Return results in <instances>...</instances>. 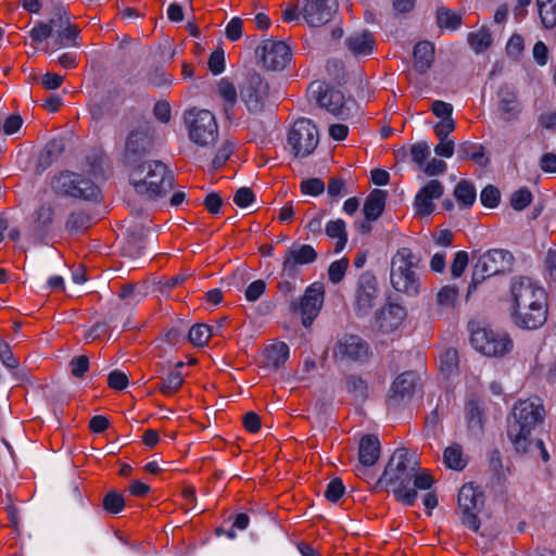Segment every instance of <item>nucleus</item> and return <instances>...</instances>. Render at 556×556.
I'll use <instances>...</instances> for the list:
<instances>
[{"instance_id":"nucleus-1","label":"nucleus","mask_w":556,"mask_h":556,"mask_svg":"<svg viewBox=\"0 0 556 556\" xmlns=\"http://www.w3.org/2000/svg\"><path fill=\"white\" fill-rule=\"evenodd\" d=\"M379 483L390 488L394 498L413 506L417 500V491H428L434 483L431 472L419 465L415 453L407 448H396L391 455Z\"/></svg>"},{"instance_id":"nucleus-2","label":"nucleus","mask_w":556,"mask_h":556,"mask_svg":"<svg viewBox=\"0 0 556 556\" xmlns=\"http://www.w3.org/2000/svg\"><path fill=\"white\" fill-rule=\"evenodd\" d=\"M510 317L516 326L534 330L547 319L548 304L545 289L525 276L511 278L508 295Z\"/></svg>"},{"instance_id":"nucleus-3","label":"nucleus","mask_w":556,"mask_h":556,"mask_svg":"<svg viewBox=\"0 0 556 556\" xmlns=\"http://www.w3.org/2000/svg\"><path fill=\"white\" fill-rule=\"evenodd\" d=\"M544 417L545 408L540 397L531 396L519 400L514 405L511 417L508 419L507 435L518 453L531 454L532 456L538 453L546 463L549 455L544 442L540 439L532 440L530 438L533 429L543 422Z\"/></svg>"},{"instance_id":"nucleus-4","label":"nucleus","mask_w":556,"mask_h":556,"mask_svg":"<svg viewBox=\"0 0 556 556\" xmlns=\"http://www.w3.org/2000/svg\"><path fill=\"white\" fill-rule=\"evenodd\" d=\"M135 190L148 199L165 197L174 186L173 173L161 161H146L135 166L129 174Z\"/></svg>"},{"instance_id":"nucleus-5","label":"nucleus","mask_w":556,"mask_h":556,"mask_svg":"<svg viewBox=\"0 0 556 556\" xmlns=\"http://www.w3.org/2000/svg\"><path fill=\"white\" fill-rule=\"evenodd\" d=\"M418 258L408 248H401L391 260L390 281L397 291L416 296L420 290V281L414 268Z\"/></svg>"},{"instance_id":"nucleus-6","label":"nucleus","mask_w":556,"mask_h":556,"mask_svg":"<svg viewBox=\"0 0 556 556\" xmlns=\"http://www.w3.org/2000/svg\"><path fill=\"white\" fill-rule=\"evenodd\" d=\"M470 343L477 352L488 357H503L514 348L506 331L479 325L470 326Z\"/></svg>"},{"instance_id":"nucleus-7","label":"nucleus","mask_w":556,"mask_h":556,"mask_svg":"<svg viewBox=\"0 0 556 556\" xmlns=\"http://www.w3.org/2000/svg\"><path fill=\"white\" fill-rule=\"evenodd\" d=\"M189 139L199 147H210L218 138L215 115L204 109H190L184 115Z\"/></svg>"},{"instance_id":"nucleus-8","label":"nucleus","mask_w":556,"mask_h":556,"mask_svg":"<svg viewBox=\"0 0 556 556\" xmlns=\"http://www.w3.org/2000/svg\"><path fill=\"white\" fill-rule=\"evenodd\" d=\"M309 92L317 104L333 116L343 119L351 116L355 103L351 99H345L342 91L314 81L309 86Z\"/></svg>"},{"instance_id":"nucleus-9","label":"nucleus","mask_w":556,"mask_h":556,"mask_svg":"<svg viewBox=\"0 0 556 556\" xmlns=\"http://www.w3.org/2000/svg\"><path fill=\"white\" fill-rule=\"evenodd\" d=\"M51 186L58 193L84 200L97 199L100 193L99 187L92 180L74 172L59 174Z\"/></svg>"},{"instance_id":"nucleus-10","label":"nucleus","mask_w":556,"mask_h":556,"mask_svg":"<svg viewBox=\"0 0 556 556\" xmlns=\"http://www.w3.org/2000/svg\"><path fill=\"white\" fill-rule=\"evenodd\" d=\"M319 142L316 125L308 118H299L291 127L288 143L294 156L305 157L314 152Z\"/></svg>"},{"instance_id":"nucleus-11","label":"nucleus","mask_w":556,"mask_h":556,"mask_svg":"<svg viewBox=\"0 0 556 556\" xmlns=\"http://www.w3.org/2000/svg\"><path fill=\"white\" fill-rule=\"evenodd\" d=\"M484 503L483 493L473 483L464 484L458 492V507L463 515V523L472 531H478L480 520L478 513Z\"/></svg>"},{"instance_id":"nucleus-12","label":"nucleus","mask_w":556,"mask_h":556,"mask_svg":"<svg viewBox=\"0 0 556 556\" xmlns=\"http://www.w3.org/2000/svg\"><path fill=\"white\" fill-rule=\"evenodd\" d=\"M264 67L270 71L283 70L292 59L290 47L279 40L264 39L255 51Z\"/></svg>"},{"instance_id":"nucleus-13","label":"nucleus","mask_w":556,"mask_h":556,"mask_svg":"<svg viewBox=\"0 0 556 556\" xmlns=\"http://www.w3.org/2000/svg\"><path fill=\"white\" fill-rule=\"evenodd\" d=\"M513 260V255L503 249H492L483 253L475 265L472 280L479 282L505 271Z\"/></svg>"},{"instance_id":"nucleus-14","label":"nucleus","mask_w":556,"mask_h":556,"mask_svg":"<svg viewBox=\"0 0 556 556\" xmlns=\"http://www.w3.org/2000/svg\"><path fill=\"white\" fill-rule=\"evenodd\" d=\"M268 84L257 73H249L240 86V98L250 112L263 109L268 96Z\"/></svg>"},{"instance_id":"nucleus-15","label":"nucleus","mask_w":556,"mask_h":556,"mask_svg":"<svg viewBox=\"0 0 556 556\" xmlns=\"http://www.w3.org/2000/svg\"><path fill=\"white\" fill-rule=\"evenodd\" d=\"M337 0H302L301 16L311 27H320L337 12Z\"/></svg>"},{"instance_id":"nucleus-16","label":"nucleus","mask_w":556,"mask_h":556,"mask_svg":"<svg viewBox=\"0 0 556 556\" xmlns=\"http://www.w3.org/2000/svg\"><path fill=\"white\" fill-rule=\"evenodd\" d=\"M317 252L309 244L294 243L288 248L282 260V275L293 278L300 273V267L314 263Z\"/></svg>"},{"instance_id":"nucleus-17","label":"nucleus","mask_w":556,"mask_h":556,"mask_svg":"<svg viewBox=\"0 0 556 556\" xmlns=\"http://www.w3.org/2000/svg\"><path fill=\"white\" fill-rule=\"evenodd\" d=\"M379 300L378 282L374 275L363 274L356 290L355 309L358 315H367Z\"/></svg>"},{"instance_id":"nucleus-18","label":"nucleus","mask_w":556,"mask_h":556,"mask_svg":"<svg viewBox=\"0 0 556 556\" xmlns=\"http://www.w3.org/2000/svg\"><path fill=\"white\" fill-rule=\"evenodd\" d=\"M444 193V186L437 179H431L419 189L414 199V210L420 217L430 216L435 208L434 200H439Z\"/></svg>"},{"instance_id":"nucleus-19","label":"nucleus","mask_w":556,"mask_h":556,"mask_svg":"<svg viewBox=\"0 0 556 556\" xmlns=\"http://www.w3.org/2000/svg\"><path fill=\"white\" fill-rule=\"evenodd\" d=\"M324 287L320 283H313L301 298L299 311L302 316V324L304 327H309L314 319L319 314L324 303Z\"/></svg>"},{"instance_id":"nucleus-20","label":"nucleus","mask_w":556,"mask_h":556,"mask_svg":"<svg viewBox=\"0 0 556 556\" xmlns=\"http://www.w3.org/2000/svg\"><path fill=\"white\" fill-rule=\"evenodd\" d=\"M334 356L340 361L364 362L369 356V346L357 336H344L334 348Z\"/></svg>"},{"instance_id":"nucleus-21","label":"nucleus","mask_w":556,"mask_h":556,"mask_svg":"<svg viewBox=\"0 0 556 556\" xmlns=\"http://www.w3.org/2000/svg\"><path fill=\"white\" fill-rule=\"evenodd\" d=\"M53 34H55V43L59 47H79L77 41L79 28L70 22L66 13L59 14L51 18Z\"/></svg>"},{"instance_id":"nucleus-22","label":"nucleus","mask_w":556,"mask_h":556,"mask_svg":"<svg viewBox=\"0 0 556 556\" xmlns=\"http://www.w3.org/2000/svg\"><path fill=\"white\" fill-rule=\"evenodd\" d=\"M406 317L405 308L400 304H388L377 315V323L384 332H390L400 327Z\"/></svg>"},{"instance_id":"nucleus-23","label":"nucleus","mask_w":556,"mask_h":556,"mask_svg":"<svg viewBox=\"0 0 556 556\" xmlns=\"http://www.w3.org/2000/svg\"><path fill=\"white\" fill-rule=\"evenodd\" d=\"M380 457V442L374 434L364 435L358 444V462L363 467L374 466Z\"/></svg>"},{"instance_id":"nucleus-24","label":"nucleus","mask_w":556,"mask_h":556,"mask_svg":"<svg viewBox=\"0 0 556 556\" xmlns=\"http://www.w3.org/2000/svg\"><path fill=\"white\" fill-rule=\"evenodd\" d=\"M345 42L348 49L356 56L370 55L376 47L374 36L369 31L353 33Z\"/></svg>"},{"instance_id":"nucleus-25","label":"nucleus","mask_w":556,"mask_h":556,"mask_svg":"<svg viewBox=\"0 0 556 556\" xmlns=\"http://www.w3.org/2000/svg\"><path fill=\"white\" fill-rule=\"evenodd\" d=\"M498 109L506 119H513L519 115L521 106L511 87L503 86L498 90Z\"/></svg>"},{"instance_id":"nucleus-26","label":"nucleus","mask_w":556,"mask_h":556,"mask_svg":"<svg viewBox=\"0 0 556 556\" xmlns=\"http://www.w3.org/2000/svg\"><path fill=\"white\" fill-rule=\"evenodd\" d=\"M458 289L452 286L442 287L437 293L435 300V314L438 316H444L450 312L454 311L458 302Z\"/></svg>"},{"instance_id":"nucleus-27","label":"nucleus","mask_w":556,"mask_h":556,"mask_svg":"<svg viewBox=\"0 0 556 556\" xmlns=\"http://www.w3.org/2000/svg\"><path fill=\"white\" fill-rule=\"evenodd\" d=\"M434 60V46L430 41H420L414 48V66L415 70L424 74L432 65Z\"/></svg>"},{"instance_id":"nucleus-28","label":"nucleus","mask_w":556,"mask_h":556,"mask_svg":"<svg viewBox=\"0 0 556 556\" xmlns=\"http://www.w3.org/2000/svg\"><path fill=\"white\" fill-rule=\"evenodd\" d=\"M387 200V191L381 189L372 190L364 204V214L367 220L374 222L383 213Z\"/></svg>"},{"instance_id":"nucleus-29","label":"nucleus","mask_w":556,"mask_h":556,"mask_svg":"<svg viewBox=\"0 0 556 556\" xmlns=\"http://www.w3.org/2000/svg\"><path fill=\"white\" fill-rule=\"evenodd\" d=\"M217 92L225 102V115L227 118H231L233 114L232 109L238 97L235 85L227 77H224L217 84Z\"/></svg>"},{"instance_id":"nucleus-30","label":"nucleus","mask_w":556,"mask_h":556,"mask_svg":"<svg viewBox=\"0 0 556 556\" xmlns=\"http://www.w3.org/2000/svg\"><path fill=\"white\" fill-rule=\"evenodd\" d=\"M325 232L330 239H337L334 252H341L348 242L346 224L343 219L330 220L327 223Z\"/></svg>"},{"instance_id":"nucleus-31","label":"nucleus","mask_w":556,"mask_h":556,"mask_svg":"<svg viewBox=\"0 0 556 556\" xmlns=\"http://www.w3.org/2000/svg\"><path fill=\"white\" fill-rule=\"evenodd\" d=\"M418 377L414 371H405L396 377L392 384L394 395L405 397L412 395L417 384Z\"/></svg>"},{"instance_id":"nucleus-32","label":"nucleus","mask_w":556,"mask_h":556,"mask_svg":"<svg viewBox=\"0 0 556 556\" xmlns=\"http://www.w3.org/2000/svg\"><path fill=\"white\" fill-rule=\"evenodd\" d=\"M443 463L450 469L463 470L467 465V459L464 456L462 445L453 443L447 446L443 452Z\"/></svg>"},{"instance_id":"nucleus-33","label":"nucleus","mask_w":556,"mask_h":556,"mask_svg":"<svg viewBox=\"0 0 556 556\" xmlns=\"http://www.w3.org/2000/svg\"><path fill=\"white\" fill-rule=\"evenodd\" d=\"M454 197L460 207H470L477 199L475 186L468 180H460L454 190Z\"/></svg>"},{"instance_id":"nucleus-34","label":"nucleus","mask_w":556,"mask_h":556,"mask_svg":"<svg viewBox=\"0 0 556 556\" xmlns=\"http://www.w3.org/2000/svg\"><path fill=\"white\" fill-rule=\"evenodd\" d=\"M465 416L471 430H481L484 421V412L480 403L470 399L465 405Z\"/></svg>"},{"instance_id":"nucleus-35","label":"nucleus","mask_w":556,"mask_h":556,"mask_svg":"<svg viewBox=\"0 0 556 556\" xmlns=\"http://www.w3.org/2000/svg\"><path fill=\"white\" fill-rule=\"evenodd\" d=\"M468 43L476 53H481L492 45V35L486 27H481L468 34Z\"/></svg>"},{"instance_id":"nucleus-36","label":"nucleus","mask_w":556,"mask_h":556,"mask_svg":"<svg viewBox=\"0 0 556 556\" xmlns=\"http://www.w3.org/2000/svg\"><path fill=\"white\" fill-rule=\"evenodd\" d=\"M543 26L547 29L556 26V0H536Z\"/></svg>"},{"instance_id":"nucleus-37","label":"nucleus","mask_w":556,"mask_h":556,"mask_svg":"<svg viewBox=\"0 0 556 556\" xmlns=\"http://www.w3.org/2000/svg\"><path fill=\"white\" fill-rule=\"evenodd\" d=\"M289 352V346L285 342H277L266 351L267 363L278 368L287 361Z\"/></svg>"},{"instance_id":"nucleus-38","label":"nucleus","mask_w":556,"mask_h":556,"mask_svg":"<svg viewBox=\"0 0 556 556\" xmlns=\"http://www.w3.org/2000/svg\"><path fill=\"white\" fill-rule=\"evenodd\" d=\"M182 382L184 379L181 372L179 370H173L168 372L164 378H162L160 391L164 395L169 396L180 389Z\"/></svg>"},{"instance_id":"nucleus-39","label":"nucleus","mask_w":556,"mask_h":556,"mask_svg":"<svg viewBox=\"0 0 556 556\" xmlns=\"http://www.w3.org/2000/svg\"><path fill=\"white\" fill-rule=\"evenodd\" d=\"M458 367V353L455 349H447L440 354L439 369L442 374L450 376Z\"/></svg>"},{"instance_id":"nucleus-40","label":"nucleus","mask_w":556,"mask_h":556,"mask_svg":"<svg viewBox=\"0 0 556 556\" xmlns=\"http://www.w3.org/2000/svg\"><path fill=\"white\" fill-rule=\"evenodd\" d=\"M437 23L440 28L455 30L460 26L462 18L451 10L440 9L437 12Z\"/></svg>"},{"instance_id":"nucleus-41","label":"nucleus","mask_w":556,"mask_h":556,"mask_svg":"<svg viewBox=\"0 0 556 556\" xmlns=\"http://www.w3.org/2000/svg\"><path fill=\"white\" fill-rule=\"evenodd\" d=\"M212 336L211 328L205 324L192 326L188 332V338L197 346H204Z\"/></svg>"},{"instance_id":"nucleus-42","label":"nucleus","mask_w":556,"mask_h":556,"mask_svg":"<svg viewBox=\"0 0 556 556\" xmlns=\"http://www.w3.org/2000/svg\"><path fill=\"white\" fill-rule=\"evenodd\" d=\"M63 151V144L58 140L49 141L39 156L41 166L47 167L55 161Z\"/></svg>"},{"instance_id":"nucleus-43","label":"nucleus","mask_w":556,"mask_h":556,"mask_svg":"<svg viewBox=\"0 0 556 556\" xmlns=\"http://www.w3.org/2000/svg\"><path fill=\"white\" fill-rule=\"evenodd\" d=\"M103 508L109 514H119L125 507L123 495L116 491H110L103 497Z\"/></svg>"},{"instance_id":"nucleus-44","label":"nucleus","mask_w":556,"mask_h":556,"mask_svg":"<svg viewBox=\"0 0 556 556\" xmlns=\"http://www.w3.org/2000/svg\"><path fill=\"white\" fill-rule=\"evenodd\" d=\"M90 226V216L83 211L71 213L66 222L67 230L72 232L83 231Z\"/></svg>"},{"instance_id":"nucleus-45","label":"nucleus","mask_w":556,"mask_h":556,"mask_svg":"<svg viewBox=\"0 0 556 556\" xmlns=\"http://www.w3.org/2000/svg\"><path fill=\"white\" fill-rule=\"evenodd\" d=\"M147 143V137L142 131H131L126 141V151L139 154L146 150Z\"/></svg>"},{"instance_id":"nucleus-46","label":"nucleus","mask_w":556,"mask_h":556,"mask_svg":"<svg viewBox=\"0 0 556 556\" xmlns=\"http://www.w3.org/2000/svg\"><path fill=\"white\" fill-rule=\"evenodd\" d=\"M34 216H35L36 226L40 230L46 229L53 222V217H54L53 207L49 204H42L36 210Z\"/></svg>"},{"instance_id":"nucleus-47","label":"nucleus","mask_w":556,"mask_h":556,"mask_svg":"<svg viewBox=\"0 0 556 556\" xmlns=\"http://www.w3.org/2000/svg\"><path fill=\"white\" fill-rule=\"evenodd\" d=\"M532 202V193L528 188H520L510 198V205L516 211H522Z\"/></svg>"},{"instance_id":"nucleus-48","label":"nucleus","mask_w":556,"mask_h":556,"mask_svg":"<svg viewBox=\"0 0 556 556\" xmlns=\"http://www.w3.org/2000/svg\"><path fill=\"white\" fill-rule=\"evenodd\" d=\"M348 266V258H341L332 262L328 268L329 280L332 283H339L344 278Z\"/></svg>"},{"instance_id":"nucleus-49","label":"nucleus","mask_w":556,"mask_h":556,"mask_svg":"<svg viewBox=\"0 0 556 556\" xmlns=\"http://www.w3.org/2000/svg\"><path fill=\"white\" fill-rule=\"evenodd\" d=\"M53 25L49 23H38L29 31L30 38L35 42H42L53 34Z\"/></svg>"},{"instance_id":"nucleus-50","label":"nucleus","mask_w":556,"mask_h":556,"mask_svg":"<svg viewBox=\"0 0 556 556\" xmlns=\"http://www.w3.org/2000/svg\"><path fill=\"white\" fill-rule=\"evenodd\" d=\"M501 199L500 191L494 186H486L480 194V201L483 206L494 208L498 205Z\"/></svg>"},{"instance_id":"nucleus-51","label":"nucleus","mask_w":556,"mask_h":556,"mask_svg":"<svg viewBox=\"0 0 556 556\" xmlns=\"http://www.w3.org/2000/svg\"><path fill=\"white\" fill-rule=\"evenodd\" d=\"M430 155V147L426 142H418L410 149L412 160L421 168Z\"/></svg>"},{"instance_id":"nucleus-52","label":"nucleus","mask_w":556,"mask_h":556,"mask_svg":"<svg viewBox=\"0 0 556 556\" xmlns=\"http://www.w3.org/2000/svg\"><path fill=\"white\" fill-rule=\"evenodd\" d=\"M301 191L307 195H319L325 191V184L319 178H309L301 182Z\"/></svg>"},{"instance_id":"nucleus-53","label":"nucleus","mask_w":556,"mask_h":556,"mask_svg":"<svg viewBox=\"0 0 556 556\" xmlns=\"http://www.w3.org/2000/svg\"><path fill=\"white\" fill-rule=\"evenodd\" d=\"M0 361L9 369H15L18 367L20 362L13 355L10 345L0 339Z\"/></svg>"},{"instance_id":"nucleus-54","label":"nucleus","mask_w":556,"mask_h":556,"mask_svg":"<svg viewBox=\"0 0 556 556\" xmlns=\"http://www.w3.org/2000/svg\"><path fill=\"white\" fill-rule=\"evenodd\" d=\"M128 383V377L124 371L116 369L109 374L108 384L111 389L122 391L127 388Z\"/></svg>"},{"instance_id":"nucleus-55","label":"nucleus","mask_w":556,"mask_h":556,"mask_svg":"<svg viewBox=\"0 0 556 556\" xmlns=\"http://www.w3.org/2000/svg\"><path fill=\"white\" fill-rule=\"evenodd\" d=\"M266 290V282L262 279L254 280L251 282L244 292L245 299L249 302L257 301Z\"/></svg>"},{"instance_id":"nucleus-56","label":"nucleus","mask_w":556,"mask_h":556,"mask_svg":"<svg viewBox=\"0 0 556 556\" xmlns=\"http://www.w3.org/2000/svg\"><path fill=\"white\" fill-rule=\"evenodd\" d=\"M469 256L466 251H458L455 253L451 273L453 277H460L468 265Z\"/></svg>"},{"instance_id":"nucleus-57","label":"nucleus","mask_w":556,"mask_h":556,"mask_svg":"<svg viewBox=\"0 0 556 556\" xmlns=\"http://www.w3.org/2000/svg\"><path fill=\"white\" fill-rule=\"evenodd\" d=\"M344 485L341 479H332L325 491V496L330 502H337L344 493Z\"/></svg>"},{"instance_id":"nucleus-58","label":"nucleus","mask_w":556,"mask_h":556,"mask_svg":"<svg viewBox=\"0 0 556 556\" xmlns=\"http://www.w3.org/2000/svg\"><path fill=\"white\" fill-rule=\"evenodd\" d=\"M348 390L355 397L364 399L367 395V384L359 377L352 376L348 379Z\"/></svg>"},{"instance_id":"nucleus-59","label":"nucleus","mask_w":556,"mask_h":556,"mask_svg":"<svg viewBox=\"0 0 556 556\" xmlns=\"http://www.w3.org/2000/svg\"><path fill=\"white\" fill-rule=\"evenodd\" d=\"M243 23L240 17H232L226 25V37L230 41H237L242 36Z\"/></svg>"},{"instance_id":"nucleus-60","label":"nucleus","mask_w":556,"mask_h":556,"mask_svg":"<svg viewBox=\"0 0 556 556\" xmlns=\"http://www.w3.org/2000/svg\"><path fill=\"white\" fill-rule=\"evenodd\" d=\"M208 68L214 75L220 74L225 70V54L223 50H215L208 58Z\"/></svg>"},{"instance_id":"nucleus-61","label":"nucleus","mask_w":556,"mask_h":556,"mask_svg":"<svg viewBox=\"0 0 556 556\" xmlns=\"http://www.w3.org/2000/svg\"><path fill=\"white\" fill-rule=\"evenodd\" d=\"M255 200L253 191L248 187H242L237 190L233 195V202L240 207H248Z\"/></svg>"},{"instance_id":"nucleus-62","label":"nucleus","mask_w":556,"mask_h":556,"mask_svg":"<svg viewBox=\"0 0 556 556\" xmlns=\"http://www.w3.org/2000/svg\"><path fill=\"white\" fill-rule=\"evenodd\" d=\"M70 366L73 376L80 378L89 369V358L86 355H80L78 357L73 358L70 363Z\"/></svg>"},{"instance_id":"nucleus-63","label":"nucleus","mask_w":556,"mask_h":556,"mask_svg":"<svg viewBox=\"0 0 556 556\" xmlns=\"http://www.w3.org/2000/svg\"><path fill=\"white\" fill-rule=\"evenodd\" d=\"M233 152L232 143L226 142L224 143L216 152L215 157L213 160V167L219 168L222 167L227 160L230 157V155Z\"/></svg>"},{"instance_id":"nucleus-64","label":"nucleus","mask_w":556,"mask_h":556,"mask_svg":"<svg viewBox=\"0 0 556 556\" xmlns=\"http://www.w3.org/2000/svg\"><path fill=\"white\" fill-rule=\"evenodd\" d=\"M455 129V122L452 117L441 119L434 126V132L439 139H448L447 136Z\"/></svg>"}]
</instances>
